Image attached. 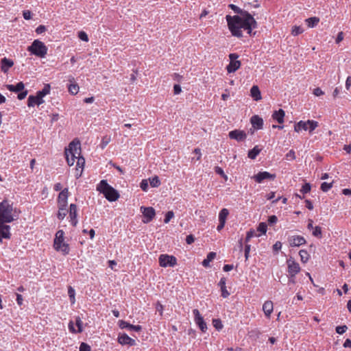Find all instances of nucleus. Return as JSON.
<instances>
[{
	"label": "nucleus",
	"instance_id": "nucleus-1",
	"mask_svg": "<svg viewBox=\"0 0 351 351\" xmlns=\"http://www.w3.org/2000/svg\"><path fill=\"white\" fill-rule=\"evenodd\" d=\"M228 7L236 14H240V16L226 15V16L228 27L232 35L237 38H242V29L246 30L247 34L251 35L252 29H256L258 26L257 22L253 16L247 11L241 9L234 4H229Z\"/></svg>",
	"mask_w": 351,
	"mask_h": 351
},
{
	"label": "nucleus",
	"instance_id": "nucleus-2",
	"mask_svg": "<svg viewBox=\"0 0 351 351\" xmlns=\"http://www.w3.org/2000/svg\"><path fill=\"white\" fill-rule=\"evenodd\" d=\"M97 190L102 193L104 197L110 202H114L118 199L119 194L118 191L111 186L106 180H102L97 186Z\"/></svg>",
	"mask_w": 351,
	"mask_h": 351
},
{
	"label": "nucleus",
	"instance_id": "nucleus-3",
	"mask_svg": "<svg viewBox=\"0 0 351 351\" xmlns=\"http://www.w3.org/2000/svg\"><path fill=\"white\" fill-rule=\"evenodd\" d=\"M51 86L49 84H45L43 88L38 90L36 95H29L27 99L28 107H34L43 104L45 101L43 97L50 93Z\"/></svg>",
	"mask_w": 351,
	"mask_h": 351
},
{
	"label": "nucleus",
	"instance_id": "nucleus-4",
	"mask_svg": "<svg viewBox=\"0 0 351 351\" xmlns=\"http://www.w3.org/2000/svg\"><path fill=\"white\" fill-rule=\"evenodd\" d=\"M80 152L81 147L79 141H73L69 143V148L65 149L64 151L66 162L69 166L73 165L75 160L77 156L80 155Z\"/></svg>",
	"mask_w": 351,
	"mask_h": 351
},
{
	"label": "nucleus",
	"instance_id": "nucleus-5",
	"mask_svg": "<svg viewBox=\"0 0 351 351\" xmlns=\"http://www.w3.org/2000/svg\"><path fill=\"white\" fill-rule=\"evenodd\" d=\"M53 247L56 251L61 252L64 255L69 253V245L64 242V232L62 230L56 232L53 241Z\"/></svg>",
	"mask_w": 351,
	"mask_h": 351
},
{
	"label": "nucleus",
	"instance_id": "nucleus-6",
	"mask_svg": "<svg viewBox=\"0 0 351 351\" xmlns=\"http://www.w3.org/2000/svg\"><path fill=\"white\" fill-rule=\"evenodd\" d=\"M13 206L7 199L0 202V218L4 221L12 222L18 218V216L12 214Z\"/></svg>",
	"mask_w": 351,
	"mask_h": 351
},
{
	"label": "nucleus",
	"instance_id": "nucleus-7",
	"mask_svg": "<svg viewBox=\"0 0 351 351\" xmlns=\"http://www.w3.org/2000/svg\"><path fill=\"white\" fill-rule=\"evenodd\" d=\"M47 47L44 43L39 40H34L32 45L27 47V51L39 58H44L47 53Z\"/></svg>",
	"mask_w": 351,
	"mask_h": 351
},
{
	"label": "nucleus",
	"instance_id": "nucleus-8",
	"mask_svg": "<svg viewBox=\"0 0 351 351\" xmlns=\"http://www.w3.org/2000/svg\"><path fill=\"white\" fill-rule=\"evenodd\" d=\"M318 125V122L314 120H308L306 121H300L295 124L294 131L295 132H300L301 130H308L310 133H312Z\"/></svg>",
	"mask_w": 351,
	"mask_h": 351
},
{
	"label": "nucleus",
	"instance_id": "nucleus-9",
	"mask_svg": "<svg viewBox=\"0 0 351 351\" xmlns=\"http://www.w3.org/2000/svg\"><path fill=\"white\" fill-rule=\"evenodd\" d=\"M158 262L162 267H174L177 265V258L174 256L163 254L159 256Z\"/></svg>",
	"mask_w": 351,
	"mask_h": 351
},
{
	"label": "nucleus",
	"instance_id": "nucleus-10",
	"mask_svg": "<svg viewBox=\"0 0 351 351\" xmlns=\"http://www.w3.org/2000/svg\"><path fill=\"white\" fill-rule=\"evenodd\" d=\"M141 210L143 216V222L148 223L153 220L156 215V212L152 207L141 206Z\"/></svg>",
	"mask_w": 351,
	"mask_h": 351
},
{
	"label": "nucleus",
	"instance_id": "nucleus-11",
	"mask_svg": "<svg viewBox=\"0 0 351 351\" xmlns=\"http://www.w3.org/2000/svg\"><path fill=\"white\" fill-rule=\"evenodd\" d=\"M193 314L195 324L198 326L202 332H205L207 330V325L203 317L200 315L199 310L196 308L193 309Z\"/></svg>",
	"mask_w": 351,
	"mask_h": 351
},
{
	"label": "nucleus",
	"instance_id": "nucleus-12",
	"mask_svg": "<svg viewBox=\"0 0 351 351\" xmlns=\"http://www.w3.org/2000/svg\"><path fill=\"white\" fill-rule=\"evenodd\" d=\"M287 267H288V273L289 276H295L300 271V267L299 264L295 261V260L290 257L287 261Z\"/></svg>",
	"mask_w": 351,
	"mask_h": 351
},
{
	"label": "nucleus",
	"instance_id": "nucleus-13",
	"mask_svg": "<svg viewBox=\"0 0 351 351\" xmlns=\"http://www.w3.org/2000/svg\"><path fill=\"white\" fill-rule=\"evenodd\" d=\"M230 139L236 140L238 142L244 141L247 138V134L243 130H234L228 133Z\"/></svg>",
	"mask_w": 351,
	"mask_h": 351
},
{
	"label": "nucleus",
	"instance_id": "nucleus-14",
	"mask_svg": "<svg viewBox=\"0 0 351 351\" xmlns=\"http://www.w3.org/2000/svg\"><path fill=\"white\" fill-rule=\"evenodd\" d=\"M252 178L257 183H261L265 180H274L276 178V175L267 171H260L257 174L254 175Z\"/></svg>",
	"mask_w": 351,
	"mask_h": 351
},
{
	"label": "nucleus",
	"instance_id": "nucleus-15",
	"mask_svg": "<svg viewBox=\"0 0 351 351\" xmlns=\"http://www.w3.org/2000/svg\"><path fill=\"white\" fill-rule=\"evenodd\" d=\"M119 343L122 346H133L136 345V341L130 337L127 334L123 333L119 334L117 338Z\"/></svg>",
	"mask_w": 351,
	"mask_h": 351
},
{
	"label": "nucleus",
	"instance_id": "nucleus-16",
	"mask_svg": "<svg viewBox=\"0 0 351 351\" xmlns=\"http://www.w3.org/2000/svg\"><path fill=\"white\" fill-rule=\"evenodd\" d=\"M288 241L291 247H299L306 243V239L300 235L289 237Z\"/></svg>",
	"mask_w": 351,
	"mask_h": 351
},
{
	"label": "nucleus",
	"instance_id": "nucleus-17",
	"mask_svg": "<svg viewBox=\"0 0 351 351\" xmlns=\"http://www.w3.org/2000/svg\"><path fill=\"white\" fill-rule=\"evenodd\" d=\"M69 197V190L67 188L64 189L60 191L58 197V206H66L67 200Z\"/></svg>",
	"mask_w": 351,
	"mask_h": 351
},
{
	"label": "nucleus",
	"instance_id": "nucleus-18",
	"mask_svg": "<svg viewBox=\"0 0 351 351\" xmlns=\"http://www.w3.org/2000/svg\"><path fill=\"white\" fill-rule=\"evenodd\" d=\"M69 217L71 225L75 227L78 223L77 217V208L76 204H71L69 207Z\"/></svg>",
	"mask_w": 351,
	"mask_h": 351
},
{
	"label": "nucleus",
	"instance_id": "nucleus-19",
	"mask_svg": "<svg viewBox=\"0 0 351 351\" xmlns=\"http://www.w3.org/2000/svg\"><path fill=\"white\" fill-rule=\"evenodd\" d=\"M119 326L121 329H128L129 330H134L139 332L142 330V326L140 325H132L126 321L119 320L118 322Z\"/></svg>",
	"mask_w": 351,
	"mask_h": 351
},
{
	"label": "nucleus",
	"instance_id": "nucleus-20",
	"mask_svg": "<svg viewBox=\"0 0 351 351\" xmlns=\"http://www.w3.org/2000/svg\"><path fill=\"white\" fill-rule=\"evenodd\" d=\"M250 123L256 130H261L263 127V119L258 115L252 116L250 119Z\"/></svg>",
	"mask_w": 351,
	"mask_h": 351
},
{
	"label": "nucleus",
	"instance_id": "nucleus-21",
	"mask_svg": "<svg viewBox=\"0 0 351 351\" xmlns=\"http://www.w3.org/2000/svg\"><path fill=\"white\" fill-rule=\"evenodd\" d=\"M274 310L273 302L271 300H267L264 302L263 305V311L265 313V315L267 318H270L271 314Z\"/></svg>",
	"mask_w": 351,
	"mask_h": 351
},
{
	"label": "nucleus",
	"instance_id": "nucleus-22",
	"mask_svg": "<svg viewBox=\"0 0 351 351\" xmlns=\"http://www.w3.org/2000/svg\"><path fill=\"white\" fill-rule=\"evenodd\" d=\"M69 81L70 82V84L68 86L69 92L71 95H73L77 94V93L79 92L80 88H79L78 84L75 82L74 77H70Z\"/></svg>",
	"mask_w": 351,
	"mask_h": 351
},
{
	"label": "nucleus",
	"instance_id": "nucleus-23",
	"mask_svg": "<svg viewBox=\"0 0 351 351\" xmlns=\"http://www.w3.org/2000/svg\"><path fill=\"white\" fill-rule=\"evenodd\" d=\"M226 278L222 277L218 283V286L220 287V289L221 291V296L223 298H228L230 294L226 289Z\"/></svg>",
	"mask_w": 351,
	"mask_h": 351
},
{
	"label": "nucleus",
	"instance_id": "nucleus-24",
	"mask_svg": "<svg viewBox=\"0 0 351 351\" xmlns=\"http://www.w3.org/2000/svg\"><path fill=\"white\" fill-rule=\"evenodd\" d=\"M285 112L282 109H279L274 112L272 118L276 120L278 123L281 124L284 122V117Z\"/></svg>",
	"mask_w": 351,
	"mask_h": 351
},
{
	"label": "nucleus",
	"instance_id": "nucleus-25",
	"mask_svg": "<svg viewBox=\"0 0 351 351\" xmlns=\"http://www.w3.org/2000/svg\"><path fill=\"white\" fill-rule=\"evenodd\" d=\"M6 88L14 93H19L24 89V84L22 82L17 83L16 85L7 84L5 85Z\"/></svg>",
	"mask_w": 351,
	"mask_h": 351
},
{
	"label": "nucleus",
	"instance_id": "nucleus-26",
	"mask_svg": "<svg viewBox=\"0 0 351 351\" xmlns=\"http://www.w3.org/2000/svg\"><path fill=\"white\" fill-rule=\"evenodd\" d=\"M1 71L4 73H6L8 71V70L13 66L14 62L10 59H8L7 58H3L1 60Z\"/></svg>",
	"mask_w": 351,
	"mask_h": 351
},
{
	"label": "nucleus",
	"instance_id": "nucleus-27",
	"mask_svg": "<svg viewBox=\"0 0 351 351\" xmlns=\"http://www.w3.org/2000/svg\"><path fill=\"white\" fill-rule=\"evenodd\" d=\"M241 66L240 61H232L230 62L228 65L226 67L227 71L229 73H234L237 70H238Z\"/></svg>",
	"mask_w": 351,
	"mask_h": 351
},
{
	"label": "nucleus",
	"instance_id": "nucleus-28",
	"mask_svg": "<svg viewBox=\"0 0 351 351\" xmlns=\"http://www.w3.org/2000/svg\"><path fill=\"white\" fill-rule=\"evenodd\" d=\"M250 95L255 101H258L261 99V91L257 86H253L251 88Z\"/></svg>",
	"mask_w": 351,
	"mask_h": 351
},
{
	"label": "nucleus",
	"instance_id": "nucleus-29",
	"mask_svg": "<svg viewBox=\"0 0 351 351\" xmlns=\"http://www.w3.org/2000/svg\"><path fill=\"white\" fill-rule=\"evenodd\" d=\"M11 238L10 226L4 227V229L0 230V243L3 239H10Z\"/></svg>",
	"mask_w": 351,
	"mask_h": 351
},
{
	"label": "nucleus",
	"instance_id": "nucleus-30",
	"mask_svg": "<svg viewBox=\"0 0 351 351\" xmlns=\"http://www.w3.org/2000/svg\"><path fill=\"white\" fill-rule=\"evenodd\" d=\"M216 257V253L214 252H209L206 258L202 261V265L205 267L210 266V263Z\"/></svg>",
	"mask_w": 351,
	"mask_h": 351
},
{
	"label": "nucleus",
	"instance_id": "nucleus-31",
	"mask_svg": "<svg viewBox=\"0 0 351 351\" xmlns=\"http://www.w3.org/2000/svg\"><path fill=\"white\" fill-rule=\"evenodd\" d=\"M261 149L258 145H256L253 149L249 150L247 156L251 159H255L257 156L260 154Z\"/></svg>",
	"mask_w": 351,
	"mask_h": 351
},
{
	"label": "nucleus",
	"instance_id": "nucleus-32",
	"mask_svg": "<svg viewBox=\"0 0 351 351\" xmlns=\"http://www.w3.org/2000/svg\"><path fill=\"white\" fill-rule=\"evenodd\" d=\"M305 21H306L308 27L312 28V27H315L318 24V23L319 21V19L317 17H315V16L310 17V18L306 19L305 20Z\"/></svg>",
	"mask_w": 351,
	"mask_h": 351
},
{
	"label": "nucleus",
	"instance_id": "nucleus-33",
	"mask_svg": "<svg viewBox=\"0 0 351 351\" xmlns=\"http://www.w3.org/2000/svg\"><path fill=\"white\" fill-rule=\"evenodd\" d=\"M68 210L66 209V206H58V212L57 214V217L60 220H63L66 217Z\"/></svg>",
	"mask_w": 351,
	"mask_h": 351
},
{
	"label": "nucleus",
	"instance_id": "nucleus-34",
	"mask_svg": "<svg viewBox=\"0 0 351 351\" xmlns=\"http://www.w3.org/2000/svg\"><path fill=\"white\" fill-rule=\"evenodd\" d=\"M229 214V211L226 208H223L219 214V221L226 222V218Z\"/></svg>",
	"mask_w": 351,
	"mask_h": 351
},
{
	"label": "nucleus",
	"instance_id": "nucleus-35",
	"mask_svg": "<svg viewBox=\"0 0 351 351\" xmlns=\"http://www.w3.org/2000/svg\"><path fill=\"white\" fill-rule=\"evenodd\" d=\"M68 295H69L71 303L72 304H74L75 302V289L71 286H69L68 288Z\"/></svg>",
	"mask_w": 351,
	"mask_h": 351
},
{
	"label": "nucleus",
	"instance_id": "nucleus-36",
	"mask_svg": "<svg viewBox=\"0 0 351 351\" xmlns=\"http://www.w3.org/2000/svg\"><path fill=\"white\" fill-rule=\"evenodd\" d=\"M299 255L301 258V261L303 263H306L309 258V254L306 250H302L299 252Z\"/></svg>",
	"mask_w": 351,
	"mask_h": 351
},
{
	"label": "nucleus",
	"instance_id": "nucleus-37",
	"mask_svg": "<svg viewBox=\"0 0 351 351\" xmlns=\"http://www.w3.org/2000/svg\"><path fill=\"white\" fill-rule=\"evenodd\" d=\"M149 184L152 187H158L160 184V180L158 176L149 178Z\"/></svg>",
	"mask_w": 351,
	"mask_h": 351
},
{
	"label": "nucleus",
	"instance_id": "nucleus-38",
	"mask_svg": "<svg viewBox=\"0 0 351 351\" xmlns=\"http://www.w3.org/2000/svg\"><path fill=\"white\" fill-rule=\"evenodd\" d=\"M213 325L215 328V329L218 331L221 330L223 328L222 322L219 319H213Z\"/></svg>",
	"mask_w": 351,
	"mask_h": 351
},
{
	"label": "nucleus",
	"instance_id": "nucleus-39",
	"mask_svg": "<svg viewBox=\"0 0 351 351\" xmlns=\"http://www.w3.org/2000/svg\"><path fill=\"white\" fill-rule=\"evenodd\" d=\"M303 32L304 29L300 26H294L292 28L291 34L295 36L302 34Z\"/></svg>",
	"mask_w": 351,
	"mask_h": 351
},
{
	"label": "nucleus",
	"instance_id": "nucleus-40",
	"mask_svg": "<svg viewBox=\"0 0 351 351\" xmlns=\"http://www.w3.org/2000/svg\"><path fill=\"white\" fill-rule=\"evenodd\" d=\"M332 187V182L331 183H328V182H322V184H321V190L323 191V192H327Z\"/></svg>",
	"mask_w": 351,
	"mask_h": 351
},
{
	"label": "nucleus",
	"instance_id": "nucleus-41",
	"mask_svg": "<svg viewBox=\"0 0 351 351\" xmlns=\"http://www.w3.org/2000/svg\"><path fill=\"white\" fill-rule=\"evenodd\" d=\"M267 230V224L264 222H261L258 224L257 227V230L261 234H265Z\"/></svg>",
	"mask_w": 351,
	"mask_h": 351
},
{
	"label": "nucleus",
	"instance_id": "nucleus-42",
	"mask_svg": "<svg viewBox=\"0 0 351 351\" xmlns=\"http://www.w3.org/2000/svg\"><path fill=\"white\" fill-rule=\"evenodd\" d=\"M77 161L76 167L80 168V169L83 170L84 166L85 164L84 158L83 157H80V156H77Z\"/></svg>",
	"mask_w": 351,
	"mask_h": 351
},
{
	"label": "nucleus",
	"instance_id": "nucleus-43",
	"mask_svg": "<svg viewBox=\"0 0 351 351\" xmlns=\"http://www.w3.org/2000/svg\"><path fill=\"white\" fill-rule=\"evenodd\" d=\"M311 189V186L309 183H305L304 185H302L301 189H300V192L302 193L303 194H306V193H308V192H310Z\"/></svg>",
	"mask_w": 351,
	"mask_h": 351
},
{
	"label": "nucleus",
	"instance_id": "nucleus-44",
	"mask_svg": "<svg viewBox=\"0 0 351 351\" xmlns=\"http://www.w3.org/2000/svg\"><path fill=\"white\" fill-rule=\"evenodd\" d=\"M75 324L77 327V332H82L83 330V322L79 317L75 319Z\"/></svg>",
	"mask_w": 351,
	"mask_h": 351
},
{
	"label": "nucleus",
	"instance_id": "nucleus-45",
	"mask_svg": "<svg viewBox=\"0 0 351 351\" xmlns=\"http://www.w3.org/2000/svg\"><path fill=\"white\" fill-rule=\"evenodd\" d=\"M174 217V213L172 210L168 211L164 219V222L165 223H168L172 218Z\"/></svg>",
	"mask_w": 351,
	"mask_h": 351
},
{
	"label": "nucleus",
	"instance_id": "nucleus-46",
	"mask_svg": "<svg viewBox=\"0 0 351 351\" xmlns=\"http://www.w3.org/2000/svg\"><path fill=\"white\" fill-rule=\"evenodd\" d=\"M313 235L316 237H322V229L319 226H315L313 228Z\"/></svg>",
	"mask_w": 351,
	"mask_h": 351
},
{
	"label": "nucleus",
	"instance_id": "nucleus-47",
	"mask_svg": "<svg viewBox=\"0 0 351 351\" xmlns=\"http://www.w3.org/2000/svg\"><path fill=\"white\" fill-rule=\"evenodd\" d=\"M347 329H348V327L346 325H343V326H337L335 330H336L337 333H338L339 335H342L346 332Z\"/></svg>",
	"mask_w": 351,
	"mask_h": 351
},
{
	"label": "nucleus",
	"instance_id": "nucleus-48",
	"mask_svg": "<svg viewBox=\"0 0 351 351\" xmlns=\"http://www.w3.org/2000/svg\"><path fill=\"white\" fill-rule=\"evenodd\" d=\"M79 350L80 351H90L91 348L88 344L82 342L80 346Z\"/></svg>",
	"mask_w": 351,
	"mask_h": 351
},
{
	"label": "nucleus",
	"instance_id": "nucleus-49",
	"mask_svg": "<svg viewBox=\"0 0 351 351\" xmlns=\"http://www.w3.org/2000/svg\"><path fill=\"white\" fill-rule=\"evenodd\" d=\"M78 37L80 40L88 42V37L86 32L81 31L78 33Z\"/></svg>",
	"mask_w": 351,
	"mask_h": 351
},
{
	"label": "nucleus",
	"instance_id": "nucleus-50",
	"mask_svg": "<svg viewBox=\"0 0 351 351\" xmlns=\"http://www.w3.org/2000/svg\"><path fill=\"white\" fill-rule=\"evenodd\" d=\"M287 160H295V153L291 149L290 150L285 156Z\"/></svg>",
	"mask_w": 351,
	"mask_h": 351
},
{
	"label": "nucleus",
	"instance_id": "nucleus-51",
	"mask_svg": "<svg viewBox=\"0 0 351 351\" xmlns=\"http://www.w3.org/2000/svg\"><path fill=\"white\" fill-rule=\"evenodd\" d=\"M282 248V243L280 241H276L273 245V250L274 252L278 253Z\"/></svg>",
	"mask_w": 351,
	"mask_h": 351
},
{
	"label": "nucleus",
	"instance_id": "nucleus-52",
	"mask_svg": "<svg viewBox=\"0 0 351 351\" xmlns=\"http://www.w3.org/2000/svg\"><path fill=\"white\" fill-rule=\"evenodd\" d=\"M254 236V230H250L246 234L245 243H248L250 240Z\"/></svg>",
	"mask_w": 351,
	"mask_h": 351
},
{
	"label": "nucleus",
	"instance_id": "nucleus-53",
	"mask_svg": "<svg viewBox=\"0 0 351 351\" xmlns=\"http://www.w3.org/2000/svg\"><path fill=\"white\" fill-rule=\"evenodd\" d=\"M27 93H28V91L27 90H23L21 92L18 93L17 98L19 100H22L26 97Z\"/></svg>",
	"mask_w": 351,
	"mask_h": 351
},
{
	"label": "nucleus",
	"instance_id": "nucleus-54",
	"mask_svg": "<svg viewBox=\"0 0 351 351\" xmlns=\"http://www.w3.org/2000/svg\"><path fill=\"white\" fill-rule=\"evenodd\" d=\"M46 27L43 25H40L39 26H38L36 29V34H43V32H45L46 31Z\"/></svg>",
	"mask_w": 351,
	"mask_h": 351
},
{
	"label": "nucleus",
	"instance_id": "nucleus-55",
	"mask_svg": "<svg viewBox=\"0 0 351 351\" xmlns=\"http://www.w3.org/2000/svg\"><path fill=\"white\" fill-rule=\"evenodd\" d=\"M278 221V218L276 215H271L268 218V223L269 225L275 224Z\"/></svg>",
	"mask_w": 351,
	"mask_h": 351
},
{
	"label": "nucleus",
	"instance_id": "nucleus-56",
	"mask_svg": "<svg viewBox=\"0 0 351 351\" xmlns=\"http://www.w3.org/2000/svg\"><path fill=\"white\" fill-rule=\"evenodd\" d=\"M141 189L144 191H147L148 189V183L146 180H143L140 184Z\"/></svg>",
	"mask_w": 351,
	"mask_h": 351
},
{
	"label": "nucleus",
	"instance_id": "nucleus-57",
	"mask_svg": "<svg viewBox=\"0 0 351 351\" xmlns=\"http://www.w3.org/2000/svg\"><path fill=\"white\" fill-rule=\"evenodd\" d=\"M251 245L249 244H246L245 246V260H247L250 256V252Z\"/></svg>",
	"mask_w": 351,
	"mask_h": 351
},
{
	"label": "nucleus",
	"instance_id": "nucleus-58",
	"mask_svg": "<svg viewBox=\"0 0 351 351\" xmlns=\"http://www.w3.org/2000/svg\"><path fill=\"white\" fill-rule=\"evenodd\" d=\"M23 16L25 20H29L32 19V12L29 10H24Z\"/></svg>",
	"mask_w": 351,
	"mask_h": 351
},
{
	"label": "nucleus",
	"instance_id": "nucleus-59",
	"mask_svg": "<svg viewBox=\"0 0 351 351\" xmlns=\"http://www.w3.org/2000/svg\"><path fill=\"white\" fill-rule=\"evenodd\" d=\"M194 241H195V238L193 234H189L186 236V242L187 244L190 245V244L193 243L194 242Z\"/></svg>",
	"mask_w": 351,
	"mask_h": 351
},
{
	"label": "nucleus",
	"instance_id": "nucleus-60",
	"mask_svg": "<svg viewBox=\"0 0 351 351\" xmlns=\"http://www.w3.org/2000/svg\"><path fill=\"white\" fill-rule=\"evenodd\" d=\"M181 86L179 84H175L173 86V92L175 95H178L181 93Z\"/></svg>",
	"mask_w": 351,
	"mask_h": 351
},
{
	"label": "nucleus",
	"instance_id": "nucleus-61",
	"mask_svg": "<svg viewBox=\"0 0 351 351\" xmlns=\"http://www.w3.org/2000/svg\"><path fill=\"white\" fill-rule=\"evenodd\" d=\"M16 302L19 306H21L23 304V296L21 294L16 293Z\"/></svg>",
	"mask_w": 351,
	"mask_h": 351
},
{
	"label": "nucleus",
	"instance_id": "nucleus-62",
	"mask_svg": "<svg viewBox=\"0 0 351 351\" xmlns=\"http://www.w3.org/2000/svg\"><path fill=\"white\" fill-rule=\"evenodd\" d=\"M313 94L315 96H320V95H324V92L322 90V89L320 88H316L313 90Z\"/></svg>",
	"mask_w": 351,
	"mask_h": 351
},
{
	"label": "nucleus",
	"instance_id": "nucleus-63",
	"mask_svg": "<svg viewBox=\"0 0 351 351\" xmlns=\"http://www.w3.org/2000/svg\"><path fill=\"white\" fill-rule=\"evenodd\" d=\"M305 204H306V207L308 209V210H313V203L311 202V200L309 199H306L305 200Z\"/></svg>",
	"mask_w": 351,
	"mask_h": 351
},
{
	"label": "nucleus",
	"instance_id": "nucleus-64",
	"mask_svg": "<svg viewBox=\"0 0 351 351\" xmlns=\"http://www.w3.org/2000/svg\"><path fill=\"white\" fill-rule=\"evenodd\" d=\"M350 86H351V76H348L346 81V88L347 90H349Z\"/></svg>",
	"mask_w": 351,
	"mask_h": 351
}]
</instances>
